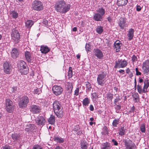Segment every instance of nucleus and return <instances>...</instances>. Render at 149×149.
I'll return each mask as SVG.
<instances>
[{
    "instance_id": "nucleus-27",
    "label": "nucleus",
    "mask_w": 149,
    "mask_h": 149,
    "mask_svg": "<svg viewBox=\"0 0 149 149\" xmlns=\"http://www.w3.org/2000/svg\"><path fill=\"white\" fill-rule=\"evenodd\" d=\"M35 125L33 124H28L27 125L25 128L26 131L29 132L33 130L34 129Z\"/></svg>"
},
{
    "instance_id": "nucleus-32",
    "label": "nucleus",
    "mask_w": 149,
    "mask_h": 149,
    "mask_svg": "<svg viewBox=\"0 0 149 149\" xmlns=\"http://www.w3.org/2000/svg\"><path fill=\"white\" fill-rule=\"evenodd\" d=\"M48 121L49 123L51 124H54L55 122L54 116L53 115H51L49 118Z\"/></svg>"
},
{
    "instance_id": "nucleus-43",
    "label": "nucleus",
    "mask_w": 149,
    "mask_h": 149,
    "mask_svg": "<svg viewBox=\"0 0 149 149\" xmlns=\"http://www.w3.org/2000/svg\"><path fill=\"white\" fill-rule=\"evenodd\" d=\"M106 97L107 99L111 100L113 98V94L111 93H108L107 94Z\"/></svg>"
},
{
    "instance_id": "nucleus-55",
    "label": "nucleus",
    "mask_w": 149,
    "mask_h": 149,
    "mask_svg": "<svg viewBox=\"0 0 149 149\" xmlns=\"http://www.w3.org/2000/svg\"><path fill=\"white\" fill-rule=\"evenodd\" d=\"M3 149H11V147L7 145L3 146Z\"/></svg>"
},
{
    "instance_id": "nucleus-20",
    "label": "nucleus",
    "mask_w": 149,
    "mask_h": 149,
    "mask_svg": "<svg viewBox=\"0 0 149 149\" xmlns=\"http://www.w3.org/2000/svg\"><path fill=\"white\" fill-rule=\"evenodd\" d=\"M111 144L107 142L102 143L100 146L101 149H111Z\"/></svg>"
},
{
    "instance_id": "nucleus-23",
    "label": "nucleus",
    "mask_w": 149,
    "mask_h": 149,
    "mask_svg": "<svg viewBox=\"0 0 149 149\" xmlns=\"http://www.w3.org/2000/svg\"><path fill=\"white\" fill-rule=\"evenodd\" d=\"M120 42L119 41H116L114 44V48L117 52L120 51V45L121 44Z\"/></svg>"
},
{
    "instance_id": "nucleus-34",
    "label": "nucleus",
    "mask_w": 149,
    "mask_h": 149,
    "mask_svg": "<svg viewBox=\"0 0 149 149\" xmlns=\"http://www.w3.org/2000/svg\"><path fill=\"white\" fill-rule=\"evenodd\" d=\"M125 130L124 129V127H121L119 129V134L121 136L124 135L125 134Z\"/></svg>"
},
{
    "instance_id": "nucleus-4",
    "label": "nucleus",
    "mask_w": 149,
    "mask_h": 149,
    "mask_svg": "<svg viewBox=\"0 0 149 149\" xmlns=\"http://www.w3.org/2000/svg\"><path fill=\"white\" fill-rule=\"evenodd\" d=\"M107 74L105 72H101L97 75V81L98 84L103 86L105 82Z\"/></svg>"
},
{
    "instance_id": "nucleus-26",
    "label": "nucleus",
    "mask_w": 149,
    "mask_h": 149,
    "mask_svg": "<svg viewBox=\"0 0 149 149\" xmlns=\"http://www.w3.org/2000/svg\"><path fill=\"white\" fill-rule=\"evenodd\" d=\"M12 37H19L20 35L18 31L15 29L12 30L11 34Z\"/></svg>"
},
{
    "instance_id": "nucleus-51",
    "label": "nucleus",
    "mask_w": 149,
    "mask_h": 149,
    "mask_svg": "<svg viewBox=\"0 0 149 149\" xmlns=\"http://www.w3.org/2000/svg\"><path fill=\"white\" fill-rule=\"evenodd\" d=\"M33 149H42V148L41 146L38 145H34L33 148Z\"/></svg>"
},
{
    "instance_id": "nucleus-59",
    "label": "nucleus",
    "mask_w": 149,
    "mask_h": 149,
    "mask_svg": "<svg viewBox=\"0 0 149 149\" xmlns=\"http://www.w3.org/2000/svg\"><path fill=\"white\" fill-rule=\"evenodd\" d=\"M90 110L92 111H93L94 110V107L92 105H90L89 107Z\"/></svg>"
},
{
    "instance_id": "nucleus-60",
    "label": "nucleus",
    "mask_w": 149,
    "mask_h": 149,
    "mask_svg": "<svg viewBox=\"0 0 149 149\" xmlns=\"http://www.w3.org/2000/svg\"><path fill=\"white\" fill-rule=\"evenodd\" d=\"M141 8L140 6H137L136 8V10L137 11H139L141 10Z\"/></svg>"
},
{
    "instance_id": "nucleus-21",
    "label": "nucleus",
    "mask_w": 149,
    "mask_h": 149,
    "mask_svg": "<svg viewBox=\"0 0 149 149\" xmlns=\"http://www.w3.org/2000/svg\"><path fill=\"white\" fill-rule=\"evenodd\" d=\"M12 138L15 141H17L20 143L22 139L21 138L20 135L18 134L14 133L12 135Z\"/></svg>"
},
{
    "instance_id": "nucleus-37",
    "label": "nucleus",
    "mask_w": 149,
    "mask_h": 149,
    "mask_svg": "<svg viewBox=\"0 0 149 149\" xmlns=\"http://www.w3.org/2000/svg\"><path fill=\"white\" fill-rule=\"evenodd\" d=\"M72 74V68L71 67H70L69 68L68 74L69 79L71 78H72L73 75Z\"/></svg>"
},
{
    "instance_id": "nucleus-24",
    "label": "nucleus",
    "mask_w": 149,
    "mask_h": 149,
    "mask_svg": "<svg viewBox=\"0 0 149 149\" xmlns=\"http://www.w3.org/2000/svg\"><path fill=\"white\" fill-rule=\"evenodd\" d=\"M66 86L68 91L69 95H71L73 88L72 83L71 82H68L67 83Z\"/></svg>"
},
{
    "instance_id": "nucleus-11",
    "label": "nucleus",
    "mask_w": 149,
    "mask_h": 149,
    "mask_svg": "<svg viewBox=\"0 0 149 149\" xmlns=\"http://www.w3.org/2000/svg\"><path fill=\"white\" fill-rule=\"evenodd\" d=\"M53 93L56 96L60 95L63 91V88L60 86L54 85L52 88Z\"/></svg>"
},
{
    "instance_id": "nucleus-50",
    "label": "nucleus",
    "mask_w": 149,
    "mask_h": 149,
    "mask_svg": "<svg viewBox=\"0 0 149 149\" xmlns=\"http://www.w3.org/2000/svg\"><path fill=\"white\" fill-rule=\"evenodd\" d=\"M132 60L133 63L136 62L137 61L136 56L135 55H133L132 57Z\"/></svg>"
},
{
    "instance_id": "nucleus-17",
    "label": "nucleus",
    "mask_w": 149,
    "mask_h": 149,
    "mask_svg": "<svg viewBox=\"0 0 149 149\" xmlns=\"http://www.w3.org/2000/svg\"><path fill=\"white\" fill-rule=\"evenodd\" d=\"M93 18L95 21H102L103 20V17L100 15L99 13H94Z\"/></svg>"
},
{
    "instance_id": "nucleus-3",
    "label": "nucleus",
    "mask_w": 149,
    "mask_h": 149,
    "mask_svg": "<svg viewBox=\"0 0 149 149\" xmlns=\"http://www.w3.org/2000/svg\"><path fill=\"white\" fill-rule=\"evenodd\" d=\"M17 66L21 74H26L28 72V67L25 62L24 61H19L17 64Z\"/></svg>"
},
{
    "instance_id": "nucleus-18",
    "label": "nucleus",
    "mask_w": 149,
    "mask_h": 149,
    "mask_svg": "<svg viewBox=\"0 0 149 149\" xmlns=\"http://www.w3.org/2000/svg\"><path fill=\"white\" fill-rule=\"evenodd\" d=\"M3 66L4 68V71L6 74H10V68L8 62H5L3 64Z\"/></svg>"
},
{
    "instance_id": "nucleus-6",
    "label": "nucleus",
    "mask_w": 149,
    "mask_h": 149,
    "mask_svg": "<svg viewBox=\"0 0 149 149\" xmlns=\"http://www.w3.org/2000/svg\"><path fill=\"white\" fill-rule=\"evenodd\" d=\"M149 86V82L147 79L145 80L144 82V85L142 89V86L140 85L137 86V90L139 94L142 93H146L147 91V88Z\"/></svg>"
},
{
    "instance_id": "nucleus-31",
    "label": "nucleus",
    "mask_w": 149,
    "mask_h": 149,
    "mask_svg": "<svg viewBox=\"0 0 149 149\" xmlns=\"http://www.w3.org/2000/svg\"><path fill=\"white\" fill-rule=\"evenodd\" d=\"M54 139L55 141L60 143L64 142L63 139L60 137L55 136L54 137Z\"/></svg>"
},
{
    "instance_id": "nucleus-57",
    "label": "nucleus",
    "mask_w": 149,
    "mask_h": 149,
    "mask_svg": "<svg viewBox=\"0 0 149 149\" xmlns=\"http://www.w3.org/2000/svg\"><path fill=\"white\" fill-rule=\"evenodd\" d=\"M120 100V99L119 98L115 99L114 101V104H116V103L119 101Z\"/></svg>"
},
{
    "instance_id": "nucleus-42",
    "label": "nucleus",
    "mask_w": 149,
    "mask_h": 149,
    "mask_svg": "<svg viewBox=\"0 0 149 149\" xmlns=\"http://www.w3.org/2000/svg\"><path fill=\"white\" fill-rule=\"evenodd\" d=\"M92 96L93 99H94L95 100L100 97H99L98 93L95 92L92 93Z\"/></svg>"
},
{
    "instance_id": "nucleus-1",
    "label": "nucleus",
    "mask_w": 149,
    "mask_h": 149,
    "mask_svg": "<svg viewBox=\"0 0 149 149\" xmlns=\"http://www.w3.org/2000/svg\"><path fill=\"white\" fill-rule=\"evenodd\" d=\"M70 6L67 4L63 0H60L57 1L55 4V8L58 12L65 13L70 9Z\"/></svg>"
},
{
    "instance_id": "nucleus-46",
    "label": "nucleus",
    "mask_w": 149,
    "mask_h": 149,
    "mask_svg": "<svg viewBox=\"0 0 149 149\" xmlns=\"http://www.w3.org/2000/svg\"><path fill=\"white\" fill-rule=\"evenodd\" d=\"M11 91L13 93H16L17 92V88L16 86L13 87L11 89Z\"/></svg>"
},
{
    "instance_id": "nucleus-64",
    "label": "nucleus",
    "mask_w": 149,
    "mask_h": 149,
    "mask_svg": "<svg viewBox=\"0 0 149 149\" xmlns=\"http://www.w3.org/2000/svg\"><path fill=\"white\" fill-rule=\"evenodd\" d=\"M54 149H63V148L61 146H57Z\"/></svg>"
},
{
    "instance_id": "nucleus-47",
    "label": "nucleus",
    "mask_w": 149,
    "mask_h": 149,
    "mask_svg": "<svg viewBox=\"0 0 149 149\" xmlns=\"http://www.w3.org/2000/svg\"><path fill=\"white\" fill-rule=\"evenodd\" d=\"M149 64V61L148 60H146L143 64L142 66L148 67Z\"/></svg>"
},
{
    "instance_id": "nucleus-41",
    "label": "nucleus",
    "mask_w": 149,
    "mask_h": 149,
    "mask_svg": "<svg viewBox=\"0 0 149 149\" xmlns=\"http://www.w3.org/2000/svg\"><path fill=\"white\" fill-rule=\"evenodd\" d=\"M140 130L142 132H145L146 131L145 125L144 124H142L140 127Z\"/></svg>"
},
{
    "instance_id": "nucleus-36",
    "label": "nucleus",
    "mask_w": 149,
    "mask_h": 149,
    "mask_svg": "<svg viewBox=\"0 0 149 149\" xmlns=\"http://www.w3.org/2000/svg\"><path fill=\"white\" fill-rule=\"evenodd\" d=\"M134 30L132 28H131L129 30L127 36L128 37H133L134 36Z\"/></svg>"
},
{
    "instance_id": "nucleus-5",
    "label": "nucleus",
    "mask_w": 149,
    "mask_h": 149,
    "mask_svg": "<svg viewBox=\"0 0 149 149\" xmlns=\"http://www.w3.org/2000/svg\"><path fill=\"white\" fill-rule=\"evenodd\" d=\"M29 101V99L26 96H24L20 98L18 104L19 108H26Z\"/></svg>"
},
{
    "instance_id": "nucleus-44",
    "label": "nucleus",
    "mask_w": 149,
    "mask_h": 149,
    "mask_svg": "<svg viewBox=\"0 0 149 149\" xmlns=\"http://www.w3.org/2000/svg\"><path fill=\"white\" fill-rule=\"evenodd\" d=\"M86 88L87 90H88L89 91L91 90V84L89 82H88L86 83Z\"/></svg>"
},
{
    "instance_id": "nucleus-63",
    "label": "nucleus",
    "mask_w": 149,
    "mask_h": 149,
    "mask_svg": "<svg viewBox=\"0 0 149 149\" xmlns=\"http://www.w3.org/2000/svg\"><path fill=\"white\" fill-rule=\"evenodd\" d=\"M119 72L123 74L125 73V71L124 70L120 69L119 70Z\"/></svg>"
},
{
    "instance_id": "nucleus-33",
    "label": "nucleus",
    "mask_w": 149,
    "mask_h": 149,
    "mask_svg": "<svg viewBox=\"0 0 149 149\" xmlns=\"http://www.w3.org/2000/svg\"><path fill=\"white\" fill-rule=\"evenodd\" d=\"M127 0H119L118 3L119 6H125L127 3Z\"/></svg>"
},
{
    "instance_id": "nucleus-62",
    "label": "nucleus",
    "mask_w": 149,
    "mask_h": 149,
    "mask_svg": "<svg viewBox=\"0 0 149 149\" xmlns=\"http://www.w3.org/2000/svg\"><path fill=\"white\" fill-rule=\"evenodd\" d=\"M75 133L77 134L78 135H81L82 133V132L80 130H79L78 131H77V132H75Z\"/></svg>"
},
{
    "instance_id": "nucleus-2",
    "label": "nucleus",
    "mask_w": 149,
    "mask_h": 149,
    "mask_svg": "<svg viewBox=\"0 0 149 149\" xmlns=\"http://www.w3.org/2000/svg\"><path fill=\"white\" fill-rule=\"evenodd\" d=\"M53 107L54 113L58 118L63 116V108L59 102L55 101L53 104Z\"/></svg>"
},
{
    "instance_id": "nucleus-28",
    "label": "nucleus",
    "mask_w": 149,
    "mask_h": 149,
    "mask_svg": "<svg viewBox=\"0 0 149 149\" xmlns=\"http://www.w3.org/2000/svg\"><path fill=\"white\" fill-rule=\"evenodd\" d=\"M96 13H99L102 17L104 15L105 13V9L102 7L99 8L96 10Z\"/></svg>"
},
{
    "instance_id": "nucleus-14",
    "label": "nucleus",
    "mask_w": 149,
    "mask_h": 149,
    "mask_svg": "<svg viewBox=\"0 0 149 149\" xmlns=\"http://www.w3.org/2000/svg\"><path fill=\"white\" fill-rule=\"evenodd\" d=\"M93 53L95 56L98 58L100 59H102L104 57V55L102 52L98 48L94 49Z\"/></svg>"
},
{
    "instance_id": "nucleus-45",
    "label": "nucleus",
    "mask_w": 149,
    "mask_h": 149,
    "mask_svg": "<svg viewBox=\"0 0 149 149\" xmlns=\"http://www.w3.org/2000/svg\"><path fill=\"white\" fill-rule=\"evenodd\" d=\"M41 90L40 88H37L36 89H35L33 93L34 94H39L41 93Z\"/></svg>"
},
{
    "instance_id": "nucleus-19",
    "label": "nucleus",
    "mask_w": 149,
    "mask_h": 149,
    "mask_svg": "<svg viewBox=\"0 0 149 149\" xmlns=\"http://www.w3.org/2000/svg\"><path fill=\"white\" fill-rule=\"evenodd\" d=\"M25 56L26 60L29 63H31L33 59L31 56V53L29 52L26 51L25 52Z\"/></svg>"
},
{
    "instance_id": "nucleus-29",
    "label": "nucleus",
    "mask_w": 149,
    "mask_h": 149,
    "mask_svg": "<svg viewBox=\"0 0 149 149\" xmlns=\"http://www.w3.org/2000/svg\"><path fill=\"white\" fill-rule=\"evenodd\" d=\"M33 21L31 20H27L25 22V26L27 29H30L33 24Z\"/></svg>"
},
{
    "instance_id": "nucleus-16",
    "label": "nucleus",
    "mask_w": 149,
    "mask_h": 149,
    "mask_svg": "<svg viewBox=\"0 0 149 149\" xmlns=\"http://www.w3.org/2000/svg\"><path fill=\"white\" fill-rule=\"evenodd\" d=\"M19 50L17 48H13L11 51V56L12 58L16 59L19 56Z\"/></svg>"
},
{
    "instance_id": "nucleus-52",
    "label": "nucleus",
    "mask_w": 149,
    "mask_h": 149,
    "mask_svg": "<svg viewBox=\"0 0 149 149\" xmlns=\"http://www.w3.org/2000/svg\"><path fill=\"white\" fill-rule=\"evenodd\" d=\"M142 68L145 73H148L149 71L148 67H147L142 66Z\"/></svg>"
},
{
    "instance_id": "nucleus-13",
    "label": "nucleus",
    "mask_w": 149,
    "mask_h": 149,
    "mask_svg": "<svg viewBox=\"0 0 149 149\" xmlns=\"http://www.w3.org/2000/svg\"><path fill=\"white\" fill-rule=\"evenodd\" d=\"M36 124L39 126H43L45 125L46 120L44 117L42 116H38L36 119Z\"/></svg>"
},
{
    "instance_id": "nucleus-48",
    "label": "nucleus",
    "mask_w": 149,
    "mask_h": 149,
    "mask_svg": "<svg viewBox=\"0 0 149 149\" xmlns=\"http://www.w3.org/2000/svg\"><path fill=\"white\" fill-rule=\"evenodd\" d=\"M86 50L87 51H90L91 49V47L88 44L86 43L85 46Z\"/></svg>"
},
{
    "instance_id": "nucleus-15",
    "label": "nucleus",
    "mask_w": 149,
    "mask_h": 149,
    "mask_svg": "<svg viewBox=\"0 0 149 149\" xmlns=\"http://www.w3.org/2000/svg\"><path fill=\"white\" fill-rule=\"evenodd\" d=\"M119 26L122 29H125L127 26L126 19L125 18L121 17L120 18Z\"/></svg>"
},
{
    "instance_id": "nucleus-9",
    "label": "nucleus",
    "mask_w": 149,
    "mask_h": 149,
    "mask_svg": "<svg viewBox=\"0 0 149 149\" xmlns=\"http://www.w3.org/2000/svg\"><path fill=\"white\" fill-rule=\"evenodd\" d=\"M123 142L126 147V149H135L136 146L135 144L129 140L124 139Z\"/></svg>"
},
{
    "instance_id": "nucleus-49",
    "label": "nucleus",
    "mask_w": 149,
    "mask_h": 149,
    "mask_svg": "<svg viewBox=\"0 0 149 149\" xmlns=\"http://www.w3.org/2000/svg\"><path fill=\"white\" fill-rule=\"evenodd\" d=\"M42 24L44 26H49V24H48V21L46 19H43Z\"/></svg>"
},
{
    "instance_id": "nucleus-38",
    "label": "nucleus",
    "mask_w": 149,
    "mask_h": 149,
    "mask_svg": "<svg viewBox=\"0 0 149 149\" xmlns=\"http://www.w3.org/2000/svg\"><path fill=\"white\" fill-rule=\"evenodd\" d=\"M132 96L136 102L137 101V100L139 99V95L137 93H133Z\"/></svg>"
},
{
    "instance_id": "nucleus-7",
    "label": "nucleus",
    "mask_w": 149,
    "mask_h": 149,
    "mask_svg": "<svg viewBox=\"0 0 149 149\" xmlns=\"http://www.w3.org/2000/svg\"><path fill=\"white\" fill-rule=\"evenodd\" d=\"M5 102L6 110L9 113L12 112L14 109V105L12 101L10 99H7L6 100Z\"/></svg>"
},
{
    "instance_id": "nucleus-53",
    "label": "nucleus",
    "mask_w": 149,
    "mask_h": 149,
    "mask_svg": "<svg viewBox=\"0 0 149 149\" xmlns=\"http://www.w3.org/2000/svg\"><path fill=\"white\" fill-rule=\"evenodd\" d=\"M79 87L78 86L77 88H76V89L74 91V95L76 96L78 95H79Z\"/></svg>"
},
{
    "instance_id": "nucleus-25",
    "label": "nucleus",
    "mask_w": 149,
    "mask_h": 149,
    "mask_svg": "<svg viewBox=\"0 0 149 149\" xmlns=\"http://www.w3.org/2000/svg\"><path fill=\"white\" fill-rule=\"evenodd\" d=\"M88 145L85 140H81L80 142V147L81 149H87Z\"/></svg>"
},
{
    "instance_id": "nucleus-12",
    "label": "nucleus",
    "mask_w": 149,
    "mask_h": 149,
    "mask_svg": "<svg viewBox=\"0 0 149 149\" xmlns=\"http://www.w3.org/2000/svg\"><path fill=\"white\" fill-rule=\"evenodd\" d=\"M29 109L30 111L33 113L38 114L41 112V109L38 105H32Z\"/></svg>"
},
{
    "instance_id": "nucleus-30",
    "label": "nucleus",
    "mask_w": 149,
    "mask_h": 149,
    "mask_svg": "<svg viewBox=\"0 0 149 149\" xmlns=\"http://www.w3.org/2000/svg\"><path fill=\"white\" fill-rule=\"evenodd\" d=\"M90 102V100L88 97L85 98L82 102V104L84 106H88Z\"/></svg>"
},
{
    "instance_id": "nucleus-10",
    "label": "nucleus",
    "mask_w": 149,
    "mask_h": 149,
    "mask_svg": "<svg viewBox=\"0 0 149 149\" xmlns=\"http://www.w3.org/2000/svg\"><path fill=\"white\" fill-rule=\"evenodd\" d=\"M115 64L114 68H124L127 66V63L125 60L118 59L117 61H116L115 62Z\"/></svg>"
},
{
    "instance_id": "nucleus-40",
    "label": "nucleus",
    "mask_w": 149,
    "mask_h": 149,
    "mask_svg": "<svg viewBox=\"0 0 149 149\" xmlns=\"http://www.w3.org/2000/svg\"><path fill=\"white\" fill-rule=\"evenodd\" d=\"M11 14L12 17L14 18H17L18 16V13L15 11H12Z\"/></svg>"
},
{
    "instance_id": "nucleus-22",
    "label": "nucleus",
    "mask_w": 149,
    "mask_h": 149,
    "mask_svg": "<svg viewBox=\"0 0 149 149\" xmlns=\"http://www.w3.org/2000/svg\"><path fill=\"white\" fill-rule=\"evenodd\" d=\"M50 50V49L46 45H42L40 47V51L42 54H46L48 53Z\"/></svg>"
},
{
    "instance_id": "nucleus-39",
    "label": "nucleus",
    "mask_w": 149,
    "mask_h": 149,
    "mask_svg": "<svg viewBox=\"0 0 149 149\" xmlns=\"http://www.w3.org/2000/svg\"><path fill=\"white\" fill-rule=\"evenodd\" d=\"M119 119H114L113 122L112 123V125L114 127H116L117 125H118L119 123Z\"/></svg>"
},
{
    "instance_id": "nucleus-58",
    "label": "nucleus",
    "mask_w": 149,
    "mask_h": 149,
    "mask_svg": "<svg viewBox=\"0 0 149 149\" xmlns=\"http://www.w3.org/2000/svg\"><path fill=\"white\" fill-rule=\"evenodd\" d=\"M115 108L117 110H120L121 109V106L120 105H116Z\"/></svg>"
},
{
    "instance_id": "nucleus-8",
    "label": "nucleus",
    "mask_w": 149,
    "mask_h": 149,
    "mask_svg": "<svg viewBox=\"0 0 149 149\" xmlns=\"http://www.w3.org/2000/svg\"><path fill=\"white\" fill-rule=\"evenodd\" d=\"M33 9L35 10L39 11L43 9V4L41 2L38 1H35L32 4Z\"/></svg>"
},
{
    "instance_id": "nucleus-56",
    "label": "nucleus",
    "mask_w": 149,
    "mask_h": 149,
    "mask_svg": "<svg viewBox=\"0 0 149 149\" xmlns=\"http://www.w3.org/2000/svg\"><path fill=\"white\" fill-rule=\"evenodd\" d=\"M79 130V127L78 126L75 127L73 129V130L75 132H77Z\"/></svg>"
},
{
    "instance_id": "nucleus-35",
    "label": "nucleus",
    "mask_w": 149,
    "mask_h": 149,
    "mask_svg": "<svg viewBox=\"0 0 149 149\" xmlns=\"http://www.w3.org/2000/svg\"><path fill=\"white\" fill-rule=\"evenodd\" d=\"M96 32L99 34H101L103 31V27L101 26H98L96 29Z\"/></svg>"
},
{
    "instance_id": "nucleus-54",
    "label": "nucleus",
    "mask_w": 149,
    "mask_h": 149,
    "mask_svg": "<svg viewBox=\"0 0 149 149\" xmlns=\"http://www.w3.org/2000/svg\"><path fill=\"white\" fill-rule=\"evenodd\" d=\"M111 142L114 145L116 146L118 145V143L114 139H113L112 140Z\"/></svg>"
},
{
    "instance_id": "nucleus-61",
    "label": "nucleus",
    "mask_w": 149,
    "mask_h": 149,
    "mask_svg": "<svg viewBox=\"0 0 149 149\" xmlns=\"http://www.w3.org/2000/svg\"><path fill=\"white\" fill-rule=\"evenodd\" d=\"M135 108L134 106L132 107V108L131 109V112H133L134 111H135Z\"/></svg>"
}]
</instances>
